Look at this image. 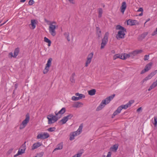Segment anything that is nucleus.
<instances>
[{
	"instance_id": "23",
	"label": "nucleus",
	"mask_w": 157,
	"mask_h": 157,
	"mask_svg": "<svg viewBox=\"0 0 157 157\" xmlns=\"http://www.w3.org/2000/svg\"><path fill=\"white\" fill-rule=\"evenodd\" d=\"M20 51V50L19 48H16L14 52L13 55H14V58H15L18 55L19 52Z\"/></svg>"
},
{
	"instance_id": "48",
	"label": "nucleus",
	"mask_w": 157,
	"mask_h": 157,
	"mask_svg": "<svg viewBox=\"0 0 157 157\" xmlns=\"http://www.w3.org/2000/svg\"><path fill=\"white\" fill-rule=\"evenodd\" d=\"M81 155V153H78L73 156L72 157H80Z\"/></svg>"
},
{
	"instance_id": "11",
	"label": "nucleus",
	"mask_w": 157,
	"mask_h": 157,
	"mask_svg": "<svg viewBox=\"0 0 157 157\" xmlns=\"http://www.w3.org/2000/svg\"><path fill=\"white\" fill-rule=\"evenodd\" d=\"M93 55L94 53L93 52H91L88 55L87 58V60L85 64L86 67L88 66V64L90 63L91 61V59L93 57Z\"/></svg>"
},
{
	"instance_id": "13",
	"label": "nucleus",
	"mask_w": 157,
	"mask_h": 157,
	"mask_svg": "<svg viewBox=\"0 0 157 157\" xmlns=\"http://www.w3.org/2000/svg\"><path fill=\"white\" fill-rule=\"evenodd\" d=\"M127 24L128 25H133L138 24V22L136 20L129 19L127 21Z\"/></svg>"
},
{
	"instance_id": "10",
	"label": "nucleus",
	"mask_w": 157,
	"mask_h": 157,
	"mask_svg": "<svg viewBox=\"0 0 157 157\" xmlns=\"http://www.w3.org/2000/svg\"><path fill=\"white\" fill-rule=\"evenodd\" d=\"M115 96V94L106 98L105 100H102L103 103H105V105L109 103L110 101L113 99Z\"/></svg>"
},
{
	"instance_id": "30",
	"label": "nucleus",
	"mask_w": 157,
	"mask_h": 157,
	"mask_svg": "<svg viewBox=\"0 0 157 157\" xmlns=\"http://www.w3.org/2000/svg\"><path fill=\"white\" fill-rule=\"evenodd\" d=\"M80 105H82V104L81 102H77L74 104L73 107L74 108H78L80 106Z\"/></svg>"
},
{
	"instance_id": "9",
	"label": "nucleus",
	"mask_w": 157,
	"mask_h": 157,
	"mask_svg": "<svg viewBox=\"0 0 157 157\" xmlns=\"http://www.w3.org/2000/svg\"><path fill=\"white\" fill-rule=\"evenodd\" d=\"M49 135L47 132H43L38 134L37 136V139H44L48 138Z\"/></svg>"
},
{
	"instance_id": "42",
	"label": "nucleus",
	"mask_w": 157,
	"mask_h": 157,
	"mask_svg": "<svg viewBox=\"0 0 157 157\" xmlns=\"http://www.w3.org/2000/svg\"><path fill=\"white\" fill-rule=\"evenodd\" d=\"M34 3L33 0H30L28 2L29 5L30 6L33 5Z\"/></svg>"
},
{
	"instance_id": "55",
	"label": "nucleus",
	"mask_w": 157,
	"mask_h": 157,
	"mask_svg": "<svg viewBox=\"0 0 157 157\" xmlns=\"http://www.w3.org/2000/svg\"><path fill=\"white\" fill-rule=\"evenodd\" d=\"M111 152L110 151H109L108 152L107 155L106 156V157H111Z\"/></svg>"
},
{
	"instance_id": "38",
	"label": "nucleus",
	"mask_w": 157,
	"mask_h": 157,
	"mask_svg": "<svg viewBox=\"0 0 157 157\" xmlns=\"http://www.w3.org/2000/svg\"><path fill=\"white\" fill-rule=\"evenodd\" d=\"M73 115L72 114L70 113L67 116L65 117L67 120L69 119H70L73 117Z\"/></svg>"
},
{
	"instance_id": "27",
	"label": "nucleus",
	"mask_w": 157,
	"mask_h": 157,
	"mask_svg": "<svg viewBox=\"0 0 157 157\" xmlns=\"http://www.w3.org/2000/svg\"><path fill=\"white\" fill-rule=\"evenodd\" d=\"M75 95L76 96H78V97L79 100L85 98V95L82 94L76 93Z\"/></svg>"
},
{
	"instance_id": "19",
	"label": "nucleus",
	"mask_w": 157,
	"mask_h": 157,
	"mask_svg": "<svg viewBox=\"0 0 157 157\" xmlns=\"http://www.w3.org/2000/svg\"><path fill=\"white\" fill-rule=\"evenodd\" d=\"M153 63L152 62H150L147 64L146 65L145 68L147 70V71L150 70L152 66Z\"/></svg>"
},
{
	"instance_id": "31",
	"label": "nucleus",
	"mask_w": 157,
	"mask_h": 157,
	"mask_svg": "<svg viewBox=\"0 0 157 157\" xmlns=\"http://www.w3.org/2000/svg\"><path fill=\"white\" fill-rule=\"evenodd\" d=\"M98 17L100 18L102 16V15L103 13L102 9L101 8H99L98 9Z\"/></svg>"
},
{
	"instance_id": "63",
	"label": "nucleus",
	"mask_w": 157,
	"mask_h": 157,
	"mask_svg": "<svg viewBox=\"0 0 157 157\" xmlns=\"http://www.w3.org/2000/svg\"><path fill=\"white\" fill-rule=\"evenodd\" d=\"M75 76V73H72V75L71 77L74 78V77Z\"/></svg>"
},
{
	"instance_id": "1",
	"label": "nucleus",
	"mask_w": 157,
	"mask_h": 157,
	"mask_svg": "<svg viewBox=\"0 0 157 157\" xmlns=\"http://www.w3.org/2000/svg\"><path fill=\"white\" fill-rule=\"evenodd\" d=\"M116 29L120 30L118 33L116 35V38L118 40L120 39H124V38L125 33L124 32L126 31V29L124 27L120 25H117L116 26Z\"/></svg>"
},
{
	"instance_id": "41",
	"label": "nucleus",
	"mask_w": 157,
	"mask_h": 157,
	"mask_svg": "<svg viewBox=\"0 0 157 157\" xmlns=\"http://www.w3.org/2000/svg\"><path fill=\"white\" fill-rule=\"evenodd\" d=\"M119 113H118V112L116 110L114 112L113 114L112 115V117L113 118L114 116L117 115Z\"/></svg>"
},
{
	"instance_id": "54",
	"label": "nucleus",
	"mask_w": 157,
	"mask_h": 157,
	"mask_svg": "<svg viewBox=\"0 0 157 157\" xmlns=\"http://www.w3.org/2000/svg\"><path fill=\"white\" fill-rule=\"evenodd\" d=\"M147 72V70L144 68V69L143 70L140 72V74H142L145 73V72Z\"/></svg>"
},
{
	"instance_id": "46",
	"label": "nucleus",
	"mask_w": 157,
	"mask_h": 157,
	"mask_svg": "<svg viewBox=\"0 0 157 157\" xmlns=\"http://www.w3.org/2000/svg\"><path fill=\"white\" fill-rule=\"evenodd\" d=\"M8 57L11 58L13 57L14 58V55L13 54V53L12 52L9 53L8 54Z\"/></svg>"
},
{
	"instance_id": "56",
	"label": "nucleus",
	"mask_w": 157,
	"mask_h": 157,
	"mask_svg": "<svg viewBox=\"0 0 157 157\" xmlns=\"http://www.w3.org/2000/svg\"><path fill=\"white\" fill-rule=\"evenodd\" d=\"M143 11V9L142 8H140L137 11L138 12H142Z\"/></svg>"
},
{
	"instance_id": "2",
	"label": "nucleus",
	"mask_w": 157,
	"mask_h": 157,
	"mask_svg": "<svg viewBox=\"0 0 157 157\" xmlns=\"http://www.w3.org/2000/svg\"><path fill=\"white\" fill-rule=\"evenodd\" d=\"M47 118L48 120V123L49 124H53L60 118V117H58L57 116L54 115L52 114H50L48 115Z\"/></svg>"
},
{
	"instance_id": "3",
	"label": "nucleus",
	"mask_w": 157,
	"mask_h": 157,
	"mask_svg": "<svg viewBox=\"0 0 157 157\" xmlns=\"http://www.w3.org/2000/svg\"><path fill=\"white\" fill-rule=\"evenodd\" d=\"M47 118L48 120V123L49 124H53L60 118V117H58L57 116L54 115L52 114H50L48 115Z\"/></svg>"
},
{
	"instance_id": "43",
	"label": "nucleus",
	"mask_w": 157,
	"mask_h": 157,
	"mask_svg": "<svg viewBox=\"0 0 157 157\" xmlns=\"http://www.w3.org/2000/svg\"><path fill=\"white\" fill-rule=\"evenodd\" d=\"M71 99L73 101H77L79 100L78 97H76L75 96L72 97Z\"/></svg>"
},
{
	"instance_id": "14",
	"label": "nucleus",
	"mask_w": 157,
	"mask_h": 157,
	"mask_svg": "<svg viewBox=\"0 0 157 157\" xmlns=\"http://www.w3.org/2000/svg\"><path fill=\"white\" fill-rule=\"evenodd\" d=\"M25 143L26 142H25L24 144H23L22 145V146H21V147L19 148V150L18 151V153H19L20 155L24 153L25 152V151L26 149L25 145Z\"/></svg>"
},
{
	"instance_id": "53",
	"label": "nucleus",
	"mask_w": 157,
	"mask_h": 157,
	"mask_svg": "<svg viewBox=\"0 0 157 157\" xmlns=\"http://www.w3.org/2000/svg\"><path fill=\"white\" fill-rule=\"evenodd\" d=\"M70 80L72 83L75 82V80L74 79V78L71 77Z\"/></svg>"
},
{
	"instance_id": "49",
	"label": "nucleus",
	"mask_w": 157,
	"mask_h": 157,
	"mask_svg": "<svg viewBox=\"0 0 157 157\" xmlns=\"http://www.w3.org/2000/svg\"><path fill=\"white\" fill-rule=\"evenodd\" d=\"M74 139V136L72 134H70V140H72Z\"/></svg>"
},
{
	"instance_id": "20",
	"label": "nucleus",
	"mask_w": 157,
	"mask_h": 157,
	"mask_svg": "<svg viewBox=\"0 0 157 157\" xmlns=\"http://www.w3.org/2000/svg\"><path fill=\"white\" fill-rule=\"evenodd\" d=\"M117 58H120V59H123V56L122 54H116L113 56V59L114 60H115Z\"/></svg>"
},
{
	"instance_id": "26",
	"label": "nucleus",
	"mask_w": 157,
	"mask_h": 157,
	"mask_svg": "<svg viewBox=\"0 0 157 157\" xmlns=\"http://www.w3.org/2000/svg\"><path fill=\"white\" fill-rule=\"evenodd\" d=\"M96 90L95 89H93L89 90L88 93L89 95L91 96L94 95L96 93Z\"/></svg>"
},
{
	"instance_id": "25",
	"label": "nucleus",
	"mask_w": 157,
	"mask_h": 157,
	"mask_svg": "<svg viewBox=\"0 0 157 157\" xmlns=\"http://www.w3.org/2000/svg\"><path fill=\"white\" fill-rule=\"evenodd\" d=\"M63 143L61 142L57 145V147L54 150L61 149L63 148Z\"/></svg>"
},
{
	"instance_id": "32",
	"label": "nucleus",
	"mask_w": 157,
	"mask_h": 157,
	"mask_svg": "<svg viewBox=\"0 0 157 157\" xmlns=\"http://www.w3.org/2000/svg\"><path fill=\"white\" fill-rule=\"evenodd\" d=\"M83 126L82 124H81L79 126V128L78 129L76 132H78V135H79L82 131Z\"/></svg>"
},
{
	"instance_id": "29",
	"label": "nucleus",
	"mask_w": 157,
	"mask_h": 157,
	"mask_svg": "<svg viewBox=\"0 0 157 157\" xmlns=\"http://www.w3.org/2000/svg\"><path fill=\"white\" fill-rule=\"evenodd\" d=\"M44 41L48 43V46H50L51 45V41L49 40L48 38H47L46 37H45L44 38Z\"/></svg>"
},
{
	"instance_id": "24",
	"label": "nucleus",
	"mask_w": 157,
	"mask_h": 157,
	"mask_svg": "<svg viewBox=\"0 0 157 157\" xmlns=\"http://www.w3.org/2000/svg\"><path fill=\"white\" fill-rule=\"evenodd\" d=\"M157 86V83L155 82H154L149 87L148 90V91H150L152 89L154 88L155 87Z\"/></svg>"
},
{
	"instance_id": "17",
	"label": "nucleus",
	"mask_w": 157,
	"mask_h": 157,
	"mask_svg": "<svg viewBox=\"0 0 157 157\" xmlns=\"http://www.w3.org/2000/svg\"><path fill=\"white\" fill-rule=\"evenodd\" d=\"M148 34V33L147 32L144 33L138 36V40H143L147 35Z\"/></svg>"
},
{
	"instance_id": "12",
	"label": "nucleus",
	"mask_w": 157,
	"mask_h": 157,
	"mask_svg": "<svg viewBox=\"0 0 157 157\" xmlns=\"http://www.w3.org/2000/svg\"><path fill=\"white\" fill-rule=\"evenodd\" d=\"M66 112V109L64 107L63 108L57 112L56 111L55 112V114L58 117H61L62 115L64 114Z\"/></svg>"
},
{
	"instance_id": "4",
	"label": "nucleus",
	"mask_w": 157,
	"mask_h": 157,
	"mask_svg": "<svg viewBox=\"0 0 157 157\" xmlns=\"http://www.w3.org/2000/svg\"><path fill=\"white\" fill-rule=\"evenodd\" d=\"M56 24V22L55 21H53L50 22V23L49 24V32L53 36H54L56 35V33L55 31L56 26L55 25Z\"/></svg>"
},
{
	"instance_id": "45",
	"label": "nucleus",
	"mask_w": 157,
	"mask_h": 157,
	"mask_svg": "<svg viewBox=\"0 0 157 157\" xmlns=\"http://www.w3.org/2000/svg\"><path fill=\"white\" fill-rule=\"evenodd\" d=\"M157 34V28H156L155 30L151 34L152 36H154Z\"/></svg>"
},
{
	"instance_id": "7",
	"label": "nucleus",
	"mask_w": 157,
	"mask_h": 157,
	"mask_svg": "<svg viewBox=\"0 0 157 157\" xmlns=\"http://www.w3.org/2000/svg\"><path fill=\"white\" fill-rule=\"evenodd\" d=\"M157 73V70L151 72L149 75L144 79L141 82V83L142 84H143L145 82H146L147 80L151 79L152 77L156 74Z\"/></svg>"
},
{
	"instance_id": "22",
	"label": "nucleus",
	"mask_w": 157,
	"mask_h": 157,
	"mask_svg": "<svg viewBox=\"0 0 157 157\" xmlns=\"http://www.w3.org/2000/svg\"><path fill=\"white\" fill-rule=\"evenodd\" d=\"M104 105H105V103H103V101H102L99 105L97 108L96 110L98 111L101 109L105 106Z\"/></svg>"
},
{
	"instance_id": "44",
	"label": "nucleus",
	"mask_w": 157,
	"mask_h": 157,
	"mask_svg": "<svg viewBox=\"0 0 157 157\" xmlns=\"http://www.w3.org/2000/svg\"><path fill=\"white\" fill-rule=\"evenodd\" d=\"M122 109V108L121 106H119L116 110L117 111L118 113H120L121 112V110Z\"/></svg>"
},
{
	"instance_id": "52",
	"label": "nucleus",
	"mask_w": 157,
	"mask_h": 157,
	"mask_svg": "<svg viewBox=\"0 0 157 157\" xmlns=\"http://www.w3.org/2000/svg\"><path fill=\"white\" fill-rule=\"evenodd\" d=\"M13 148H11V149H10L8 151L7 153L8 154H11L12 152V151H13Z\"/></svg>"
},
{
	"instance_id": "34",
	"label": "nucleus",
	"mask_w": 157,
	"mask_h": 157,
	"mask_svg": "<svg viewBox=\"0 0 157 157\" xmlns=\"http://www.w3.org/2000/svg\"><path fill=\"white\" fill-rule=\"evenodd\" d=\"M142 52V50H136L133 51L132 54L134 55H136L139 53H140Z\"/></svg>"
},
{
	"instance_id": "57",
	"label": "nucleus",
	"mask_w": 157,
	"mask_h": 157,
	"mask_svg": "<svg viewBox=\"0 0 157 157\" xmlns=\"http://www.w3.org/2000/svg\"><path fill=\"white\" fill-rule=\"evenodd\" d=\"M8 21V20H7L6 21L4 22L2 24H0V27L2 26V25H4L6 22ZM1 22H2L1 21H0V24L1 23Z\"/></svg>"
},
{
	"instance_id": "40",
	"label": "nucleus",
	"mask_w": 157,
	"mask_h": 157,
	"mask_svg": "<svg viewBox=\"0 0 157 157\" xmlns=\"http://www.w3.org/2000/svg\"><path fill=\"white\" fill-rule=\"evenodd\" d=\"M154 123H153L154 125L156 126L157 125V117H154Z\"/></svg>"
},
{
	"instance_id": "21",
	"label": "nucleus",
	"mask_w": 157,
	"mask_h": 157,
	"mask_svg": "<svg viewBox=\"0 0 157 157\" xmlns=\"http://www.w3.org/2000/svg\"><path fill=\"white\" fill-rule=\"evenodd\" d=\"M36 20H31V23L30 25L32 26V29H34L35 28L36 25Z\"/></svg>"
},
{
	"instance_id": "62",
	"label": "nucleus",
	"mask_w": 157,
	"mask_h": 157,
	"mask_svg": "<svg viewBox=\"0 0 157 157\" xmlns=\"http://www.w3.org/2000/svg\"><path fill=\"white\" fill-rule=\"evenodd\" d=\"M20 155V154L19 153H18V152H17V154H16V155H14V157H17V156L18 155Z\"/></svg>"
},
{
	"instance_id": "35",
	"label": "nucleus",
	"mask_w": 157,
	"mask_h": 157,
	"mask_svg": "<svg viewBox=\"0 0 157 157\" xmlns=\"http://www.w3.org/2000/svg\"><path fill=\"white\" fill-rule=\"evenodd\" d=\"M67 121V118L64 117L60 120V121L63 124H65Z\"/></svg>"
},
{
	"instance_id": "39",
	"label": "nucleus",
	"mask_w": 157,
	"mask_h": 157,
	"mask_svg": "<svg viewBox=\"0 0 157 157\" xmlns=\"http://www.w3.org/2000/svg\"><path fill=\"white\" fill-rule=\"evenodd\" d=\"M44 154L43 152H41L40 153H37L35 157H42Z\"/></svg>"
},
{
	"instance_id": "28",
	"label": "nucleus",
	"mask_w": 157,
	"mask_h": 157,
	"mask_svg": "<svg viewBox=\"0 0 157 157\" xmlns=\"http://www.w3.org/2000/svg\"><path fill=\"white\" fill-rule=\"evenodd\" d=\"M96 30L97 31V35L98 36V37L99 38L101 36V32L100 30V29L98 27H96Z\"/></svg>"
},
{
	"instance_id": "18",
	"label": "nucleus",
	"mask_w": 157,
	"mask_h": 157,
	"mask_svg": "<svg viewBox=\"0 0 157 157\" xmlns=\"http://www.w3.org/2000/svg\"><path fill=\"white\" fill-rule=\"evenodd\" d=\"M118 145L117 144H115L112 146L110 148V150L111 151L116 152L118 148Z\"/></svg>"
},
{
	"instance_id": "37",
	"label": "nucleus",
	"mask_w": 157,
	"mask_h": 157,
	"mask_svg": "<svg viewBox=\"0 0 157 157\" xmlns=\"http://www.w3.org/2000/svg\"><path fill=\"white\" fill-rule=\"evenodd\" d=\"M56 128L55 127H51L47 129V131L49 132H52L55 131Z\"/></svg>"
},
{
	"instance_id": "36",
	"label": "nucleus",
	"mask_w": 157,
	"mask_h": 157,
	"mask_svg": "<svg viewBox=\"0 0 157 157\" xmlns=\"http://www.w3.org/2000/svg\"><path fill=\"white\" fill-rule=\"evenodd\" d=\"M123 59H126L127 58H129L130 57V55L129 54L124 53L123 55Z\"/></svg>"
},
{
	"instance_id": "33",
	"label": "nucleus",
	"mask_w": 157,
	"mask_h": 157,
	"mask_svg": "<svg viewBox=\"0 0 157 157\" xmlns=\"http://www.w3.org/2000/svg\"><path fill=\"white\" fill-rule=\"evenodd\" d=\"M121 107L122 109H126L130 107V106H129V105L128 103L127 104H126V105H121Z\"/></svg>"
},
{
	"instance_id": "59",
	"label": "nucleus",
	"mask_w": 157,
	"mask_h": 157,
	"mask_svg": "<svg viewBox=\"0 0 157 157\" xmlns=\"http://www.w3.org/2000/svg\"><path fill=\"white\" fill-rule=\"evenodd\" d=\"M71 3L74 4L75 2H74V0H68Z\"/></svg>"
},
{
	"instance_id": "15",
	"label": "nucleus",
	"mask_w": 157,
	"mask_h": 157,
	"mask_svg": "<svg viewBox=\"0 0 157 157\" xmlns=\"http://www.w3.org/2000/svg\"><path fill=\"white\" fill-rule=\"evenodd\" d=\"M127 6L125 2H124L122 3L121 6V12L124 13L126 8Z\"/></svg>"
},
{
	"instance_id": "64",
	"label": "nucleus",
	"mask_w": 157,
	"mask_h": 157,
	"mask_svg": "<svg viewBox=\"0 0 157 157\" xmlns=\"http://www.w3.org/2000/svg\"><path fill=\"white\" fill-rule=\"evenodd\" d=\"M150 18H148L147 19V20H146V21L145 22V24L147 22V21H149L150 20Z\"/></svg>"
},
{
	"instance_id": "61",
	"label": "nucleus",
	"mask_w": 157,
	"mask_h": 157,
	"mask_svg": "<svg viewBox=\"0 0 157 157\" xmlns=\"http://www.w3.org/2000/svg\"><path fill=\"white\" fill-rule=\"evenodd\" d=\"M66 37L67 38V40L68 41H70V38H69V34L68 35V36H67Z\"/></svg>"
},
{
	"instance_id": "51",
	"label": "nucleus",
	"mask_w": 157,
	"mask_h": 157,
	"mask_svg": "<svg viewBox=\"0 0 157 157\" xmlns=\"http://www.w3.org/2000/svg\"><path fill=\"white\" fill-rule=\"evenodd\" d=\"M134 102V101L133 100H130V101L128 103L129 105V106H130Z\"/></svg>"
},
{
	"instance_id": "5",
	"label": "nucleus",
	"mask_w": 157,
	"mask_h": 157,
	"mask_svg": "<svg viewBox=\"0 0 157 157\" xmlns=\"http://www.w3.org/2000/svg\"><path fill=\"white\" fill-rule=\"evenodd\" d=\"M109 33L108 32H106L102 40V42L101 44V49H102L105 48V46L107 44L108 41V37Z\"/></svg>"
},
{
	"instance_id": "58",
	"label": "nucleus",
	"mask_w": 157,
	"mask_h": 157,
	"mask_svg": "<svg viewBox=\"0 0 157 157\" xmlns=\"http://www.w3.org/2000/svg\"><path fill=\"white\" fill-rule=\"evenodd\" d=\"M69 34V33L68 32H65L64 33V35L65 37H66L67 36H68Z\"/></svg>"
},
{
	"instance_id": "6",
	"label": "nucleus",
	"mask_w": 157,
	"mask_h": 157,
	"mask_svg": "<svg viewBox=\"0 0 157 157\" xmlns=\"http://www.w3.org/2000/svg\"><path fill=\"white\" fill-rule=\"evenodd\" d=\"M30 119V117L29 114L26 115L25 119L22 122L19 128L20 129H21L24 128L27 125V123L29 121Z\"/></svg>"
},
{
	"instance_id": "60",
	"label": "nucleus",
	"mask_w": 157,
	"mask_h": 157,
	"mask_svg": "<svg viewBox=\"0 0 157 157\" xmlns=\"http://www.w3.org/2000/svg\"><path fill=\"white\" fill-rule=\"evenodd\" d=\"M142 110V108L141 107L139 108L136 111L137 112H139L140 110Z\"/></svg>"
},
{
	"instance_id": "47",
	"label": "nucleus",
	"mask_w": 157,
	"mask_h": 157,
	"mask_svg": "<svg viewBox=\"0 0 157 157\" xmlns=\"http://www.w3.org/2000/svg\"><path fill=\"white\" fill-rule=\"evenodd\" d=\"M149 55H145V56H144V60L145 61H146V60H148V59H149Z\"/></svg>"
},
{
	"instance_id": "50",
	"label": "nucleus",
	"mask_w": 157,
	"mask_h": 157,
	"mask_svg": "<svg viewBox=\"0 0 157 157\" xmlns=\"http://www.w3.org/2000/svg\"><path fill=\"white\" fill-rule=\"evenodd\" d=\"M72 134L74 136V137L77 136L78 135V132H73Z\"/></svg>"
},
{
	"instance_id": "16",
	"label": "nucleus",
	"mask_w": 157,
	"mask_h": 157,
	"mask_svg": "<svg viewBox=\"0 0 157 157\" xmlns=\"http://www.w3.org/2000/svg\"><path fill=\"white\" fill-rule=\"evenodd\" d=\"M42 145L41 143L40 142H37L33 144L32 147V150H34L35 149L38 148Z\"/></svg>"
},
{
	"instance_id": "8",
	"label": "nucleus",
	"mask_w": 157,
	"mask_h": 157,
	"mask_svg": "<svg viewBox=\"0 0 157 157\" xmlns=\"http://www.w3.org/2000/svg\"><path fill=\"white\" fill-rule=\"evenodd\" d=\"M52 60V59L51 58H50L48 59L47 63L46 64V67L43 70L44 74H47L49 71V67L51 65Z\"/></svg>"
}]
</instances>
